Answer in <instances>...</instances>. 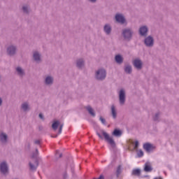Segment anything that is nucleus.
<instances>
[{
    "instance_id": "nucleus-1",
    "label": "nucleus",
    "mask_w": 179,
    "mask_h": 179,
    "mask_svg": "<svg viewBox=\"0 0 179 179\" xmlns=\"http://www.w3.org/2000/svg\"><path fill=\"white\" fill-rule=\"evenodd\" d=\"M107 77V71L105 70L104 68L99 69L95 72L94 78L96 80H99V82H103Z\"/></svg>"
},
{
    "instance_id": "nucleus-2",
    "label": "nucleus",
    "mask_w": 179,
    "mask_h": 179,
    "mask_svg": "<svg viewBox=\"0 0 179 179\" xmlns=\"http://www.w3.org/2000/svg\"><path fill=\"white\" fill-rule=\"evenodd\" d=\"M122 36L125 41H131L134 37V31L131 28H124L122 31Z\"/></svg>"
},
{
    "instance_id": "nucleus-3",
    "label": "nucleus",
    "mask_w": 179,
    "mask_h": 179,
    "mask_svg": "<svg viewBox=\"0 0 179 179\" xmlns=\"http://www.w3.org/2000/svg\"><path fill=\"white\" fill-rule=\"evenodd\" d=\"M6 54L8 57L12 58V57L16 56L17 54V45L11 43L6 48Z\"/></svg>"
},
{
    "instance_id": "nucleus-4",
    "label": "nucleus",
    "mask_w": 179,
    "mask_h": 179,
    "mask_svg": "<svg viewBox=\"0 0 179 179\" xmlns=\"http://www.w3.org/2000/svg\"><path fill=\"white\" fill-rule=\"evenodd\" d=\"M0 173L2 176H8L9 174V165L8 162L3 160L0 162Z\"/></svg>"
},
{
    "instance_id": "nucleus-5",
    "label": "nucleus",
    "mask_w": 179,
    "mask_h": 179,
    "mask_svg": "<svg viewBox=\"0 0 179 179\" xmlns=\"http://www.w3.org/2000/svg\"><path fill=\"white\" fill-rule=\"evenodd\" d=\"M38 155L35 152H32V155H31V159L34 162V164L31 162H29V163L30 169L32 171L37 170V168L38 167V159H37Z\"/></svg>"
},
{
    "instance_id": "nucleus-6",
    "label": "nucleus",
    "mask_w": 179,
    "mask_h": 179,
    "mask_svg": "<svg viewBox=\"0 0 179 179\" xmlns=\"http://www.w3.org/2000/svg\"><path fill=\"white\" fill-rule=\"evenodd\" d=\"M144 37L143 43L147 48H152V47H155V38H153L152 35Z\"/></svg>"
},
{
    "instance_id": "nucleus-7",
    "label": "nucleus",
    "mask_w": 179,
    "mask_h": 179,
    "mask_svg": "<svg viewBox=\"0 0 179 179\" xmlns=\"http://www.w3.org/2000/svg\"><path fill=\"white\" fill-rule=\"evenodd\" d=\"M102 135H103L105 141H106L112 148H115L117 146L114 138H113V137H110L109 134L106 132L104 130H102Z\"/></svg>"
},
{
    "instance_id": "nucleus-8",
    "label": "nucleus",
    "mask_w": 179,
    "mask_h": 179,
    "mask_svg": "<svg viewBox=\"0 0 179 179\" xmlns=\"http://www.w3.org/2000/svg\"><path fill=\"white\" fill-rule=\"evenodd\" d=\"M20 10L24 16H30V13H31V7L29 3H23L21 6Z\"/></svg>"
},
{
    "instance_id": "nucleus-9",
    "label": "nucleus",
    "mask_w": 179,
    "mask_h": 179,
    "mask_svg": "<svg viewBox=\"0 0 179 179\" xmlns=\"http://www.w3.org/2000/svg\"><path fill=\"white\" fill-rule=\"evenodd\" d=\"M115 22H117V23H119L120 24H125V26L128 24L127 19L123 14L116 13L115 15Z\"/></svg>"
},
{
    "instance_id": "nucleus-10",
    "label": "nucleus",
    "mask_w": 179,
    "mask_h": 179,
    "mask_svg": "<svg viewBox=\"0 0 179 179\" xmlns=\"http://www.w3.org/2000/svg\"><path fill=\"white\" fill-rule=\"evenodd\" d=\"M72 115H69L66 117L64 120V124H62L60 125L59 129V134H62V128H63V131H66L68 129V124L69 122V120H71Z\"/></svg>"
},
{
    "instance_id": "nucleus-11",
    "label": "nucleus",
    "mask_w": 179,
    "mask_h": 179,
    "mask_svg": "<svg viewBox=\"0 0 179 179\" xmlns=\"http://www.w3.org/2000/svg\"><path fill=\"white\" fill-rule=\"evenodd\" d=\"M127 99V95L125 94V90L122 88L119 92V103L120 106H124L125 104V100Z\"/></svg>"
},
{
    "instance_id": "nucleus-12",
    "label": "nucleus",
    "mask_w": 179,
    "mask_h": 179,
    "mask_svg": "<svg viewBox=\"0 0 179 179\" xmlns=\"http://www.w3.org/2000/svg\"><path fill=\"white\" fill-rule=\"evenodd\" d=\"M83 122H85V120H80L78 122H73L72 124L73 126V131L72 132L73 135L77 134L78 131H80V125H82Z\"/></svg>"
},
{
    "instance_id": "nucleus-13",
    "label": "nucleus",
    "mask_w": 179,
    "mask_h": 179,
    "mask_svg": "<svg viewBox=\"0 0 179 179\" xmlns=\"http://www.w3.org/2000/svg\"><path fill=\"white\" fill-rule=\"evenodd\" d=\"M133 66L137 71H141L143 68V63L141 59L136 58L133 61Z\"/></svg>"
},
{
    "instance_id": "nucleus-14",
    "label": "nucleus",
    "mask_w": 179,
    "mask_h": 179,
    "mask_svg": "<svg viewBox=\"0 0 179 179\" xmlns=\"http://www.w3.org/2000/svg\"><path fill=\"white\" fill-rule=\"evenodd\" d=\"M8 142H9V137L6 133L2 131L0 133V143L1 145H8Z\"/></svg>"
},
{
    "instance_id": "nucleus-15",
    "label": "nucleus",
    "mask_w": 179,
    "mask_h": 179,
    "mask_svg": "<svg viewBox=\"0 0 179 179\" xmlns=\"http://www.w3.org/2000/svg\"><path fill=\"white\" fill-rule=\"evenodd\" d=\"M148 31H149V28H148V26L144 25L140 27L138 34L141 37H146L148 36Z\"/></svg>"
},
{
    "instance_id": "nucleus-16",
    "label": "nucleus",
    "mask_w": 179,
    "mask_h": 179,
    "mask_svg": "<svg viewBox=\"0 0 179 179\" xmlns=\"http://www.w3.org/2000/svg\"><path fill=\"white\" fill-rule=\"evenodd\" d=\"M44 85L45 86H52L54 85V77L51 75L46 76L44 80Z\"/></svg>"
},
{
    "instance_id": "nucleus-17",
    "label": "nucleus",
    "mask_w": 179,
    "mask_h": 179,
    "mask_svg": "<svg viewBox=\"0 0 179 179\" xmlns=\"http://www.w3.org/2000/svg\"><path fill=\"white\" fill-rule=\"evenodd\" d=\"M33 60L35 61L37 64H40L41 62V53L38 51H34L32 55Z\"/></svg>"
},
{
    "instance_id": "nucleus-18",
    "label": "nucleus",
    "mask_w": 179,
    "mask_h": 179,
    "mask_svg": "<svg viewBox=\"0 0 179 179\" xmlns=\"http://www.w3.org/2000/svg\"><path fill=\"white\" fill-rule=\"evenodd\" d=\"M20 109L24 113H27V112L30 111V110H31L30 104L27 101H24L21 104Z\"/></svg>"
},
{
    "instance_id": "nucleus-19",
    "label": "nucleus",
    "mask_w": 179,
    "mask_h": 179,
    "mask_svg": "<svg viewBox=\"0 0 179 179\" xmlns=\"http://www.w3.org/2000/svg\"><path fill=\"white\" fill-rule=\"evenodd\" d=\"M15 71L17 72V75L20 78H24V76H26V72L24 71V69H23V68H22L21 66H17L15 69Z\"/></svg>"
},
{
    "instance_id": "nucleus-20",
    "label": "nucleus",
    "mask_w": 179,
    "mask_h": 179,
    "mask_svg": "<svg viewBox=\"0 0 179 179\" xmlns=\"http://www.w3.org/2000/svg\"><path fill=\"white\" fill-rule=\"evenodd\" d=\"M112 30L113 28L111 27V25L110 24H105V25L103 26V31L106 36H110V34H111Z\"/></svg>"
},
{
    "instance_id": "nucleus-21",
    "label": "nucleus",
    "mask_w": 179,
    "mask_h": 179,
    "mask_svg": "<svg viewBox=\"0 0 179 179\" xmlns=\"http://www.w3.org/2000/svg\"><path fill=\"white\" fill-rule=\"evenodd\" d=\"M76 66L78 69H83L85 66V59L83 58H79L76 60Z\"/></svg>"
},
{
    "instance_id": "nucleus-22",
    "label": "nucleus",
    "mask_w": 179,
    "mask_h": 179,
    "mask_svg": "<svg viewBox=\"0 0 179 179\" xmlns=\"http://www.w3.org/2000/svg\"><path fill=\"white\" fill-rule=\"evenodd\" d=\"M112 135L116 138H120L122 135V131L120 129H115L112 132Z\"/></svg>"
},
{
    "instance_id": "nucleus-23",
    "label": "nucleus",
    "mask_w": 179,
    "mask_h": 179,
    "mask_svg": "<svg viewBox=\"0 0 179 179\" xmlns=\"http://www.w3.org/2000/svg\"><path fill=\"white\" fill-rule=\"evenodd\" d=\"M115 61L119 65H121V64H122V62H124V57H122V56L121 55H116L115 56Z\"/></svg>"
},
{
    "instance_id": "nucleus-24",
    "label": "nucleus",
    "mask_w": 179,
    "mask_h": 179,
    "mask_svg": "<svg viewBox=\"0 0 179 179\" xmlns=\"http://www.w3.org/2000/svg\"><path fill=\"white\" fill-rule=\"evenodd\" d=\"M143 148L146 152H150L153 149V145L150 143H145L143 144Z\"/></svg>"
},
{
    "instance_id": "nucleus-25",
    "label": "nucleus",
    "mask_w": 179,
    "mask_h": 179,
    "mask_svg": "<svg viewBox=\"0 0 179 179\" xmlns=\"http://www.w3.org/2000/svg\"><path fill=\"white\" fill-rule=\"evenodd\" d=\"M124 69V72L127 73V75H131V73H132V66L130 64H127Z\"/></svg>"
},
{
    "instance_id": "nucleus-26",
    "label": "nucleus",
    "mask_w": 179,
    "mask_h": 179,
    "mask_svg": "<svg viewBox=\"0 0 179 179\" xmlns=\"http://www.w3.org/2000/svg\"><path fill=\"white\" fill-rule=\"evenodd\" d=\"M110 110H111V115L113 120H115L117 118V110H115V106L114 105H112Z\"/></svg>"
},
{
    "instance_id": "nucleus-27",
    "label": "nucleus",
    "mask_w": 179,
    "mask_h": 179,
    "mask_svg": "<svg viewBox=\"0 0 179 179\" xmlns=\"http://www.w3.org/2000/svg\"><path fill=\"white\" fill-rule=\"evenodd\" d=\"M86 108L90 115H92V117H96V113H94V110H93V108H92V106H88Z\"/></svg>"
},
{
    "instance_id": "nucleus-28",
    "label": "nucleus",
    "mask_w": 179,
    "mask_h": 179,
    "mask_svg": "<svg viewBox=\"0 0 179 179\" xmlns=\"http://www.w3.org/2000/svg\"><path fill=\"white\" fill-rule=\"evenodd\" d=\"M152 120L155 121V122H159V121H160V112L156 113L152 117Z\"/></svg>"
},
{
    "instance_id": "nucleus-29",
    "label": "nucleus",
    "mask_w": 179,
    "mask_h": 179,
    "mask_svg": "<svg viewBox=\"0 0 179 179\" xmlns=\"http://www.w3.org/2000/svg\"><path fill=\"white\" fill-rule=\"evenodd\" d=\"M59 127V121L56 120L52 124V128L54 131H57Z\"/></svg>"
},
{
    "instance_id": "nucleus-30",
    "label": "nucleus",
    "mask_w": 179,
    "mask_h": 179,
    "mask_svg": "<svg viewBox=\"0 0 179 179\" xmlns=\"http://www.w3.org/2000/svg\"><path fill=\"white\" fill-rule=\"evenodd\" d=\"M132 174L134 176H141V169L137 168L132 171Z\"/></svg>"
},
{
    "instance_id": "nucleus-31",
    "label": "nucleus",
    "mask_w": 179,
    "mask_h": 179,
    "mask_svg": "<svg viewBox=\"0 0 179 179\" xmlns=\"http://www.w3.org/2000/svg\"><path fill=\"white\" fill-rule=\"evenodd\" d=\"M152 170H153V169L152 168V166H150V165H145L144 171L149 173V172L152 171Z\"/></svg>"
},
{
    "instance_id": "nucleus-32",
    "label": "nucleus",
    "mask_w": 179,
    "mask_h": 179,
    "mask_svg": "<svg viewBox=\"0 0 179 179\" xmlns=\"http://www.w3.org/2000/svg\"><path fill=\"white\" fill-rule=\"evenodd\" d=\"M121 171H122L121 165H119L117 166V170H116V176H117V177H119V176L121 174Z\"/></svg>"
},
{
    "instance_id": "nucleus-33",
    "label": "nucleus",
    "mask_w": 179,
    "mask_h": 179,
    "mask_svg": "<svg viewBox=\"0 0 179 179\" xmlns=\"http://www.w3.org/2000/svg\"><path fill=\"white\" fill-rule=\"evenodd\" d=\"M110 157H111V152H110L109 149H107V153L105 155V158L108 159H108H110Z\"/></svg>"
},
{
    "instance_id": "nucleus-34",
    "label": "nucleus",
    "mask_w": 179,
    "mask_h": 179,
    "mask_svg": "<svg viewBox=\"0 0 179 179\" xmlns=\"http://www.w3.org/2000/svg\"><path fill=\"white\" fill-rule=\"evenodd\" d=\"M127 138H128V134H124L121 138L120 141H122L123 143L127 141Z\"/></svg>"
},
{
    "instance_id": "nucleus-35",
    "label": "nucleus",
    "mask_w": 179,
    "mask_h": 179,
    "mask_svg": "<svg viewBox=\"0 0 179 179\" xmlns=\"http://www.w3.org/2000/svg\"><path fill=\"white\" fill-rule=\"evenodd\" d=\"M99 120L103 124V125H106V119H104L103 117L100 116Z\"/></svg>"
},
{
    "instance_id": "nucleus-36",
    "label": "nucleus",
    "mask_w": 179,
    "mask_h": 179,
    "mask_svg": "<svg viewBox=\"0 0 179 179\" xmlns=\"http://www.w3.org/2000/svg\"><path fill=\"white\" fill-rule=\"evenodd\" d=\"M138 157H142L143 156V151L142 150H140L138 152Z\"/></svg>"
},
{
    "instance_id": "nucleus-37",
    "label": "nucleus",
    "mask_w": 179,
    "mask_h": 179,
    "mask_svg": "<svg viewBox=\"0 0 179 179\" xmlns=\"http://www.w3.org/2000/svg\"><path fill=\"white\" fill-rule=\"evenodd\" d=\"M38 117H39L40 120H41L42 121H44V120H45V119L44 118V115H43V113H39Z\"/></svg>"
},
{
    "instance_id": "nucleus-38",
    "label": "nucleus",
    "mask_w": 179,
    "mask_h": 179,
    "mask_svg": "<svg viewBox=\"0 0 179 179\" xmlns=\"http://www.w3.org/2000/svg\"><path fill=\"white\" fill-rule=\"evenodd\" d=\"M34 145H40V143H41V141H40V140H34Z\"/></svg>"
},
{
    "instance_id": "nucleus-39",
    "label": "nucleus",
    "mask_w": 179,
    "mask_h": 179,
    "mask_svg": "<svg viewBox=\"0 0 179 179\" xmlns=\"http://www.w3.org/2000/svg\"><path fill=\"white\" fill-rule=\"evenodd\" d=\"M134 148L136 149L137 148H139V141H135V146Z\"/></svg>"
},
{
    "instance_id": "nucleus-40",
    "label": "nucleus",
    "mask_w": 179,
    "mask_h": 179,
    "mask_svg": "<svg viewBox=\"0 0 179 179\" xmlns=\"http://www.w3.org/2000/svg\"><path fill=\"white\" fill-rule=\"evenodd\" d=\"M75 164L76 166L77 170L79 169V162H78V161H76V159H75Z\"/></svg>"
},
{
    "instance_id": "nucleus-41",
    "label": "nucleus",
    "mask_w": 179,
    "mask_h": 179,
    "mask_svg": "<svg viewBox=\"0 0 179 179\" xmlns=\"http://www.w3.org/2000/svg\"><path fill=\"white\" fill-rule=\"evenodd\" d=\"M88 1H89L90 3H96V2H97V0H88Z\"/></svg>"
},
{
    "instance_id": "nucleus-42",
    "label": "nucleus",
    "mask_w": 179,
    "mask_h": 179,
    "mask_svg": "<svg viewBox=\"0 0 179 179\" xmlns=\"http://www.w3.org/2000/svg\"><path fill=\"white\" fill-rule=\"evenodd\" d=\"M96 135L99 136V138H100V139H103V136H101V134H100V133L96 132Z\"/></svg>"
},
{
    "instance_id": "nucleus-43",
    "label": "nucleus",
    "mask_w": 179,
    "mask_h": 179,
    "mask_svg": "<svg viewBox=\"0 0 179 179\" xmlns=\"http://www.w3.org/2000/svg\"><path fill=\"white\" fill-rule=\"evenodd\" d=\"M71 171L72 174H75V169L73 166L71 167Z\"/></svg>"
},
{
    "instance_id": "nucleus-44",
    "label": "nucleus",
    "mask_w": 179,
    "mask_h": 179,
    "mask_svg": "<svg viewBox=\"0 0 179 179\" xmlns=\"http://www.w3.org/2000/svg\"><path fill=\"white\" fill-rule=\"evenodd\" d=\"M64 179H66V178H68V173H66V171L64 173Z\"/></svg>"
},
{
    "instance_id": "nucleus-45",
    "label": "nucleus",
    "mask_w": 179,
    "mask_h": 179,
    "mask_svg": "<svg viewBox=\"0 0 179 179\" xmlns=\"http://www.w3.org/2000/svg\"><path fill=\"white\" fill-rule=\"evenodd\" d=\"M2 103H3V100L0 97V107L2 106Z\"/></svg>"
},
{
    "instance_id": "nucleus-46",
    "label": "nucleus",
    "mask_w": 179,
    "mask_h": 179,
    "mask_svg": "<svg viewBox=\"0 0 179 179\" xmlns=\"http://www.w3.org/2000/svg\"><path fill=\"white\" fill-rule=\"evenodd\" d=\"M119 149L121 150V152H124V149L122 148V146H121L120 145H118Z\"/></svg>"
},
{
    "instance_id": "nucleus-47",
    "label": "nucleus",
    "mask_w": 179,
    "mask_h": 179,
    "mask_svg": "<svg viewBox=\"0 0 179 179\" xmlns=\"http://www.w3.org/2000/svg\"><path fill=\"white\" fill-rule=\"evenodd\" d=\"M110 162H108L106 164H104V165H100V167H107V166H108V164H109Z\"/></svg>"
},
{
    "instance_id": "nucleus-48",
    "label": "nucleus",
    "mask_w": 179,
    "mask_h": 179,
    "mask_svg": "<svg viewBox=\"0 0 179 179\" xmlns=\"http://www.w3.org/2000/svg\"><path fill=\"white\" fill-rule=\"evenodd\" d=\"M39 155H41V156H42V157H45V156H44V155H43V152L39 151Z\"/></svg>"
},
{
    "instance_id": "nucleus-49",
    "label": "nucleus",
    "mask_w": 179,
    "mask_h": 179,
    "mask_svg": "<svg viewBox=\"0 0 179 179\" xmlns=\"http://www.w3.org/2000/svg\"><path fill=\"white\" fill-rule=\"evenodd\" d=\"M43 129V126H39V127H38V130H39V131H42Z\"/></svg>"
},
{
    "instance_id": "nucleus-50",
    "label": "nucleus",
    "mask_w": 179,
    "mask_h": 179,
    "mask_svg": "<svg viewBox=\"0 0 179 179\" xmlns=\"http://www.w3.org/2000/svg\"><path fill=\"white\" fill-rule=\"evenodd\" d=\"M98 179H104V176L100 175Z\"/></svg>"
},
{
    "instance_id": "nucleus-51",
    "label": "nucleus",
    "mask_w": 179,
    "mask_h": 179,
    "mask_svg": "<svg viewBox=\"0 0 179 179\" xmlns=\"http://www.w3.org/2000/svg\"><path fill=\"white\" fill-rule=\"evenodd\" d=\"M35 153L36 154V155H38V153H39V151H38V149H37V148H36L35 149Z\"/></svg>"
},
{
    "instance_id": "nucleus-52",
    "label": "nucleus",
    "mask_w": 179,
    "mask_h": 179,
    "mask_svg": "<svg viewBox=\"0 0 179 179\" xmlns=\"http://www.w3.org/2000/svg\"><path fill=\"white\" fill-rule=\"evenodd\" d=\"M59 158L62 157V153L59 154Z\"/></svg>"
},
{
    "instance_id": "nucleus-53",
    "label": "nucleus",
    "mask_w": 179,
    "mask_h": 179,
    "mask_svg": "<svg viewBox=\"0 0 179 179\" xmlns=\"http://www.w3.org/2000/svg\"><path fill=\"white\" fill-rule=\"evenodd\" d=\"M56 155H59V151L57 150L56 151Z\"/></svg>"
},
{
    "instance_id": "nucleus-54",
    "label": "nucleus",
    "mask_w": 179,
    "mask_h": 179,
    "mask_svg": "<svg viewBox=\"0 0 179 179\" xmlns=\"http://www.w3.org/2000/svg\"><path fill=\"white\" fill-rule=\"evenodd\" d=\"M27 147H28V149H30V143H28Z\"/></svg>"
},
{
    "instance_id": "nucleus-55",
    "label": "nucleus",
    "mask_w": 179,
    "mask_h": 179,
    "mask_svg": "<svg viewBox=\"0 0 179 179\" xmlns=\"http://www.w3.org/2000/svg\"><path fill=\"white\" fill-rule=\"evenodd\" d=\"M73 156H74V157H76V154L73 153Z\"/></svg>"
},
{
    "instance_id": "nucleus-56",
    "label": "nucleus",
    "mask_w": 179,
    "mask_h": 179,
    "mask_svg": "<svg viewBox=\"0 0 179 179\" xmlns=\"http://www.w3.org/2000/svg\"><path fill=\"white\" fill-rule=\"evenodd\" d=\"M1 82H2V79H1V77L0 76V83H1Z\"/></svg>"
},
{
    "instance_id": "nucleus-57",
    "label": "nucleus",
    "mask_w": 179,
    "mask_h": 179,
    "mask_svg": "<svg viewBox=\"0 0 179 179\" xmlns=\"http://www.w3.org/2000/svg\"><path fill=\"white\" fill-rule=\"evenodd\" d=\"M64 136V134H61L59 138H62Z\"/></svg>"
},
{
    "instance_id": "nucleus-58",
    "label": "nucleus",
    "mask_w": 179,
    "mask_h": 179,
    "mask_svg": "<svg viewBox=\"0 0 179 179\" xmlns=\"http://www.w3.org/2000/svg\"><path fill=\"white\" fill-rule=\"evenodd\" d=\"M55 160H56V161L58 160V157H56V158H55Z\"/></svg>"
},
{
    "instance_id": "nucleus-59",
    "label": "nucleus",
    "mask_w": 179,
    "mask_h": 179,
    "mask_svg": "<svg viewBox=\"0 0 179 179\" xmlns=\"http://www.w3.org/2000/svg\"><path fill=\"white\" fill-rule=\"evenodd\" d=\"M91 150H93V148H91Z\"/></svg>"
},
{
    "instance_id": "nucleus-60",
    "label": "nucleus",
    "mask_w": 179,
    "mask_h": 179,
    "mask_svg": "<svg viewBox=\"0 0 179 179\" xmlns=\"http://www.w3.org/2000/svg\"><path fill=\"white\" fill-rule=\"evenodd\" d=\"M94 179H99V178H94Z\"/></svg>"
}]
</instances>
